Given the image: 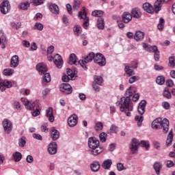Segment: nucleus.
I'll use <instances>...</instances> for the list:
<instances>
[{
    "instance_id": "nucleus-1",
    "label": "nucleus",
    "mask_w": 175,
    "mask_h": 175,
    "mask_svg": "<svg viewBox=\"0 0 175 175\" xmlns=\"http://www.w3.org/2000/svg\"><path fill=\"white\" fill-rule=\"evenodd\" d=\"M21 102H23L24 106L27 110H33L31 111L33 117H38V116H40L42 106L40 105L39 101H29L25 98H22Z\"/></svg>"
},
{
    "instance_id": "nucleus-2",
    "label": "nucleus",
    "mask_w": 175,
    "mask_h": 175,
    "mask_svg": "<svg viewBox=\"0 0 175 175\" xmlns=\"http://www.w3.org/2000/svg\"><path fill=\"white\" fill-rule=\"evenodd\" d=\"M120 111L125 113L127 117H131V111H133V103L131 102L129 97H122L118 103Z\"/></svg>"
},
{
    "instance_id": "nucleus-3",
    "label": "nucleus",
    "mask_w": 175,
    "mask_h": 175,
    "mask_svg": "<svg viewBox=\"0 0 175 175\" xmlns=\"http://www.w3.org/2000/svg\"><path fill=\"white\" fill-rule=\"evenodd\" d=\"M88 144L89 148H90L91 150L90 154L92 155H94L95 157H96V155H99V154H100L103 151V148L99 146V140L96 139V138L94 137H89Z\"/></svg>"
},
{
    "instance_id": "nucleus-4",
    "label": "nucleus",
    "mask_w": 175,
    "mask_h": 175,
    "mask_svg": "<svg viewBox=\"0 0 175 175\" xmlns=\"http://www.w3.org/2000/svg\"><path fill=\"white\" fill-rule=\"evenodd\" d=\"M169 120L164 118H158L152 122V129H158L160 126L163 129V133L169 132Z\"/></svg>"
},
{
    "instance_id": "nucleus-5",
    "label": "nucleus",
    "mask_w": 175,
    "mask_h": 175,
    "mask_svg": "<svg viewBox=\"0 0 175 175\" xmlns=\"http://www.w3.org/2000/svg\"><path fill=\"white\" fill-rule=\"evenodd\" d=\"M147 104V102L144 100H142L137 108V111L139 114L140 115H137L135 117V121L137 122V125L138 126H142V124L144 120V117L143 116V114L146 113V105Z\"/></svg>"
},
{
    "instance_id": "nucleus-6",
    "label": "nucleus",
    "mask_w": 175,
    "mask_h": 175,
    "mask_svg": "<svg viewBox=\"0 0 175 175\" xmlns=\"http://www.w3.org/2000/svg\"><path fill=\"white\" fill-rule=\"evenodd\" d=\"M143 48L148 53H154V60L158 62L159 61V50H158V47L157 46H151L147 43H143Z\"/></svg>"
},
{
    "instance_id": "nucleus-7",
    "label": "nucleus",
    "mask_w": 175,
    "mask_h": 175,
    "mask_svg": "<svg viewBox=\"0 0 175 175\" xmlns=\"http://www.w3.org/2000/svg\"><path fill=\"white\" fill-rule=\"evenodd\" d=\"M78 17L80 20H83V28L87 29V28L90 27V18L87 16L85 8L83 7L82 10L79 12Z\"/></svg>"
},
{
    "instance_id": "nucleus-8",
    "label": "nucleus",
    "mask_w": 175,
    "mask_h": 175,
    "mask_svg": "<svg viewBox=\"0 0 175 175\" xmlns=\"http://www.w3.org/2000/svg\"><path fill=\"white\" fill-rule=\"evenodd\" d=\"M94 59L95 61V53L94 52H90L86 57L83 58V59H81L79 61V64L83 68V69H87V66L85 64H90Z\"/></svg>"
},
{
    "instance_id": "nucleus-9",
    "label": "nucleus",
    "mask_w": 175,
    "mask_h": 175,
    "mask_svg": "<svg viewBox=\"0 0 175 175\" xmlns=\"http://www.w3.org/2000/svg\"><path fill=\"white\" fill-rule=\"evenodd\" d=\"M94 64L98 66H106V57L100 53H96L94 56Z\"/></svg>"
},
{
    "instance_id": "nucleus-10",
    "label": "nucleus",
    "mask_w": 175,
    "mask_h": 175,
    "mask_svg": "<svg viewBox=\"0 0 175 175\" xmlns=\"http://www.w3.org/2000/svg\"><path fill=\"white\" fill-rule=\"evenodd\" d=\"M2 124L5 133L9 135V133H10L13 129V124H12V122L8 119L3 120Z\"/></svg>"
},
{
    "instance_id": "nucleus-11",
    "label": "nucleus",
    "mask_w": 175,
    "mask_h": 175,
    "mask_svg": "<svg viewBox=\"0 0 175 175\" xmlns=\"http://www.w3.org/2000/svg\"><path fill=\"white\" fill-rule=\"evenodd\" d=\"M0 11L2 14H7L10 12V4L8 1H4L0 5Z\"/></svg>"
},
{
    "instance_id": "nucleus-12",
    "label": "nucleus",
    "mask_w": 175,
    "mask_h": 175,
    "mask_svg": "<svg viewBox=\"0 0 175 175\" xmlns=\"http://www.w3.org/2000/svg\"><path fill=\"white\" fill-rule=\"evenodd\" d=\"M12 84L10 81H4L0 77V90L1 92H3L6 88H12Z\"/></svg>"
},
{
    "instance_id": "nucleus-13",
    "label": "nucleus",
    "mask_w": 175,
    "mask_h": 175,
    "mask_svg": "<svg viewBox=\"0 0 175 175\" xmlns=\"http://www.w3.org/2000/svg\"><path fill=\"white\" fill-rule=\"evenodd\" d=\"M53 62L57 68H58L59 69H61V68H62V66L64 65V60L62 59V57L59 54H56L54 56Z\"/></svg>"
},
{
    "instance_id": "nucleus-14",
    "label": "nucleus",
    "mask_w": 175,
    "mask_h": 175,
    "mask_svg": "<svg viewBox=\"0 0 175 175\" xmlns=\"http://www.w3.org/2000/svg\"><path fill=\"white\" fill-rule=\"evenodd\" d=\"M139 146H140V142L139 140L137 139H133L130 145V149L131 150V152L133 154H135L136 151H137Z\"/></svg>"
},
{
    "instance_id": "nucleus-15",
    "label": "nucleus",
    "mask_w": 175,
    "mask_h": 175,
    "mask_svg": "<svg viewBox=\"0 0 175 175\" xmlns=\"http://www.w3.org/2000/svg\"><path fill=\"white\" fill-rule=\"evenodd\" d=\"M60 91L64 92V94H70L72 92V86L69 85V83H62L60 85Z\"/></svg>"
},
{
    "instance_id": "nucleus-16",
    "label": "nucleus",
    "mask_w": 175,
    "mask_h": 175,
    "mask_svg": "<svg viewBox=\"0 0 175 175\" xmlns=\"http://www.w3.org/2000/svg\"><path fill=\"white\" fill-rule=\"evenodd\" d=\"M36 70L39 75H44L47 72V66L44 63H39L36 65Z\"/></svg>"
},
{
    "instance_id": "nucleus-17",
    "label": "nucleus",
    "mask_w": 175,
    "mask_h": 175,
    "mask_svg": "<svg viewBox=\"0 0 175 175\" xmlns=\"http://www.w3.org/2000/svg\"><path fill=\"white\" fill-rule=\"evenodd\" d=\"M18 65H20V58L18 57V55H13L10 60V68H17Z\"/></svg>"
},
{
    "instance_id": "nucleus-18",
    "label": "nucleus",
    "mask_w": 175,
    "mask_h": 175,
    "mask_svg": "<svg viewBox=\"0 0 175 175\" xmlns=\"http://www.w3.org/2000/svg\"><path fill=\"white\" fill-rule=\"evenodd\" d=\"M67 73L68 75H64L62 77V81H64V83H68V81H69V80H75V79H76L77 75L76 74H73V73H70V69L68 68L67 69Z\"/></svg>"
},
{
    "instance_id": "nucleus-19",
    "label": "nucleus",
    "mask_w": 175,
    "mask_h": 175,
    "mask_svg": "<svg viewBox=\"0 0 175 175\" xmlns=\"http://www.w3.org/2000/svg\"><path fill=\"white\" fill-rule=\"evenodd\" d=\"M68 124L71 128L76 126V125H77V115L72 114L70 116L68 119Z\"/></svg>"
},
{
    "instance_id": "nucleus-20",
    "label": "nucleus",
    "mask_w": 175,
    "mask_h": 175,
    "mask_svg": "<svg viewBox=\"0 0 175 175\" xmlns=\"http://www.w3.org/2000/svg\"><path fill=\"white\" fill-rule=\"evenodd\" d=\"M57 143L51 142L48 146V152L51 155H55V154H57Z\"/></svg>"
},
{
    "instance_id": "nucleus-21",
    "label": "nucleus",
    "mask_w": 175,
    "mask_h": 175,
    "mask_svg": "<svg viewBox=\"0 0 175 175\" xmlns=\"http://www.w3.org/2000/svg\"><path fill=\"white\" fill-rule=\"evenodd\" d=\"M122 20L123 23L128 24V23L132 21V14L128 12H124L122 15Z\"/></svg>"
},
{
    "instance_id": "nucleus-22",
    "label": "nucleus",
    "mask_w": 175,
    "mask_h": 175,
    "mask_svg": "<svg viewBox=\"0 0 175 175\" xmlns=\"http://www.w3.org/2000/svg\"><path fill=\"white\" fill-rule=\"evenodd\" d=\"M163 3H165L164 0H157L154 2V8L155 13H159L160 12L162 6H163Z\"/></svg>"
},
{
    "instance_id": "nucleus-23",
    "label": "nucleus",
    "mask_w": 175,
    "mask_h": 175,
    "mask_svg": "<svg viewBox=\"0 0 175 175\" xmlns=\"http://www.w3.org/2000/svg\"><path fill=\"white\" fill-rule=\"evenodd\" d=\"M46 117H47L49 118V121L50 122H54V115H53V107H49L46 110Z\"/></svg>"
},
{
    "instance_id": "nucleus-24",
    "label": "nucleus",
    "mask_w": 175,
    "mask_h": 175,
    "mask_svg": "<svg viewBox=\"0 0 175 175\" xmlns=\"http://www.w3.org/2000/svg\"><path fill=\"white\" fill-rule=\"evenodd\" d=\"M143 9L145 10V12H147V13H150V14H152V13L155 12V10H154V7L152 6V5L150 4L149 3H144Z\"/></svg>"
},
{
    "instance_id": "nucleus-25",
    "label": "nucleus",
    "mask_w": 175,
    "mask_h": 175,
    "mask_svg": "<svg viewBox=\"0 0 175 175\" xmlns=\"http://www.w3.org/2000/svg\"><path fill=\"white\" fill-rule=\"evenodd\" d=\"M145 35L144 32L142 31H137L134 35V39L136 42H140L144 39Z\"/></svg>"
},
{
    "instance_id": "nucleus-26",
    "label": "nucleus",
    "mask_w": 175,
    "mask_h": 175,
    "mask_svg": "<svg viewBox=\"0 0 175 175\" xmlns=\"http://www.w3.org/2000/svg\"><path fill=\"white\" fill-rule=\"evenodd\" d=\"M131 14L134 18H140L142 17V12L139 8H133Z\"/></svg>"
},
{
    "instance_id": "nucleus-27",
    "label": "nucleus",
    "mask_w": 175,
    "mask_h": 175,
    "mask_svg": "<svg viewBox=\"0 0 175 175\" xmlns=\"http://www.w3.org/2000/svg\"><path fill=\"white\" fill-rule=\"evenodd\" d=\"M49 10L53 14H59V8H58V5H57L56 4H49Z\"/></svg>"
},
{
    "instance_id": "nucleus-28",
    "label": "nucleus",
    "mask_w": 175,
    "mask_h": 175,
    "mask_svg": "<svg viewBox=\"0 0 175 175\" xmlns=\"http://www.w3.org/2000/svg\"><path fill=\"white\" fill-rule=\"evenodd\" d=\"M111 165H113L111 159H107L103 161L102 166L103 169H105V170H109V169L111 167Z\"/></svg>"
},
{
    "instance_id": "nucleus-29",
    "label": "nucleus",
    "mask_w": 175,
    "mask_h": 175,
    "mask_svg": "<svg viewBox=\"0 0 175 175\" xmlns=\"http://www.w3.org/2000/svg\"><path fill=\"white\" fill-rule=\"evenodd\" d=\"M42 77V84H46V83H50L51 81V76L50 75V73L45 72Z\"/></svg>"
},
{
    "instance_id": "nucleus-30",
    "label": "nucleus",
    "mask_w": 175,
    "mask_h": 175,
    "mask_svg": "<svg viewBox=\"0 0 175 175\" xmlns=\"http://www.w3.org/2000/svg\"><path fill=\"white\" fill-rule=\"evenodd\" d=\"M73 32L75 36H80L81 35V32H83V29H81V26L80 25H77L73 27Z\"/></svg>"
},
{
    "instance_id": "nucleus-31",
    "label": "nucleus",
    "mask_w": 175,
    "mask_h": 175,
    "mask_svg": "<svg viewBox=\"0 0 175 175\" xmlns=\"http://www.w3.org/2000/svg\"><path fill=\"white\" fill-rule=\"evenodd\" d=\"M173 142V130H170L166 140V145L167 147L172 146V143Z\"/></svg>"
},
{
    "instance_id": "nucleus-32",
    "label": "nucleus",
    "mask_w": 175,
    "mask_h": 175,
    "mask_svg": "<svg viewBox=\"0 0 175 175\" xmlns=\"http://www.w3.org/2000/svg\"><path fill=\"white\" fill-rule=\"evenodd\" d=\"M153 167L154 169V172L159 175L161 173V169H162V163L156 161L154 164H153Z\"/></svg>"
},
{
    "instance_id": "nucleus-33",
    "label": "nucleus",
    "mask_w": 175,
    "mask_h": 175,
    "mask_svg": "<svg viewBox=\"0 0 175 175\" xmlns=\"http://www.w3.org/2000/svg\"><path fill=\"white\" fill-rule=\"evenodd\" d=\"M51 136L53 140H58L59 138V132L57 130H55V129L53 128L51 129Z\"/></svg>"
},
{
    "instance_id": "nucleus-34",
    "label": "nucleus",
    "mask_w": 175,
    "mask_h": 175,
    "mask_svg": "<svg viewBox=\"0 0 175 175\" xmlns=\"http://www.w3.org/2000/svg\"><path fill=\"white\" fill-rule=\"evenodd\" d=\"M30 3L28 1L21 3L18 8L20 10H28V8L30 6Z\"/></svg>"
},
{
    "instance_id": "nucleus-35",
    "label": "nucleus",
    "mask_w": 175,
    "mask_h": 175,
    "mask_svg": "<svg viewBox=\"0 0 175 175\" xmlns=\"http://www.w3.org/2000/svg\"><path fill=\"white\" fill-rule=\"evenodd\" d=\"M12 157L15 162H20L21 159H23V154L20 152H15Z\"/></svg>"
},
{
    "instance_id": "nucleus-36",
    "label": "nucleus",
    "mask_w": 175,
    "mask_h": 175,
    "mask_svg": "<svg viewBox=\"0 0 175 175\" xmlns=\"http://www.w3.org/2000/svg\"><path fill=\"white\" fill-rule=\"evenodd\" d=\"M124 70H125L126 75H128L129 77L133 76V75H135V70L132 69V67L128 65L125 66Z\"/></svg>"
},
{
    "instance_id": "nucleus-37",
    "label": "nucleus",
    "mask_w": 175,
    "mask_h": 175,
    "mask_svg": "<svg viewBox=\"0 0 175 175\" xmlns=\"http://www.w3.org/2000/svg\"><path fill=\"white\" fill-rule=\"evenodd\" d=\"M97 28L98 29H105V19L103 18H98L97 20Z\"/></svg>"
},
{
    "instance_id": "nucleus-38",
    "label": "nucleus",
    "mask_w": 175,
    "mask_h": 175,
    "mask_svg": "<svg viewBox=\"0 0 175 175\" xmlns=\"http://www.w3.org/2000/svg\"><path fill=\"white\" fill-rule=\"evenodd\" d=\"M76 62H77V56L75 53H71L68 64L70 65H76Z\"/></svg>"
},
{
    "instance_id": "nucleus-39",
    "label": "nucleus",
    "mask_w": 175,
    "mask_h": 175,
    "mask_svg": "<svg viewBox=\"0 0 175 175\" xmlns=\"http://www.w3.org/2000/svg\"><path fill=\"white\" fill-rule=\"evenodd\" d=\"M90 167L92 172H98L100 168V165H99V162L95 161L90 165Z\"/></svg>"
},
{
    "instance_id": "nucleus-40",
    "label": "nucleus",
    "mask_w": 175,
    "mask_h": 175,
    "mask_svg": "<svg viewBox=\"0 0 175 175\" xmlns=\"http://www.w3.org/2000/svg\"><path fill=\"white\" fill-rule=\"evenodd\" d=\"M14 74V70L13 68H5L3 71L4 76H12Z\"/></svg>"
},
{
    "instance_id": "nucleus-41",
    "label": "nucleus",
    "mask_w": 175,
    "mask_h": 175,
    "mask_svg": "<svg viewBox=\"0 0 175 175\" xmlns=\"http://www.w3.org/2000/svg\"><path fill=\"white\" fill-rule=\"evenodd\" d=\"M94 83L98 84V85H101L103 84V78L99 75H95L94 77Z\"/></svg>"
},
{
    "instance_id": "nucleus-42",
    "label": "nucleus",
    "mask_w": 175,
    "mask_h": 175,
    "mask_svg": "<svg viewBox=\"0 0 175 175\" xmlns=\"http://www.w3.org/2000/svg\"><path fill=\"white\" fill-rule=\"evenodd\" d=\"M118 132V127L114 124H112L108 131L109 135H114Z\"/></svg>"
},
{
    "instance_id": "nucleus-43",
    "label": "nucleus",
    "mask_w": 175,
    "mask_h": 175,
    "mask_svg": "<svg viewBox=\"0 0 175 175\" xmlns=\"http://www.w3.org/2000/svg\"><path fill=\"white\" fill-rule=\"evenodd\" d=\"M157 84H159V85H163V84H165V77L163 76H159L157 77L156 79Z\"/></svg>"
},
{
    "instance_id": "nucleus-44",
    "label": "nucleus",
    "mask_w": 175,
    "mask_h": 175,
    "mask_svg": "<svg viewBox=\"0 0 175 175\" xmlns=\"http://www.w3.org/2000/svg\"><path fill=\"white\" fill-rule=\"evenodd\" d=\"M164 27H165V19H163V18H161L159 19V23L157 25V28L159 31H162Z\"/></svg>"
},
{
    "instance_id": "nucleus-45",
    "label": "nucleus",
    "mask_w": 175,
    "mask_h": 175,
    "mask_svg": "<svg viewBox=\"0 0 175 175\" xmlns=\"http://www.w3.org/2000/svg\"><path fill=\"white\" fill-rule=\"evenodd\" d=\"M92 16L94 17H102L103 16V11L102 10H95L92 12Z\"/></svg>"
},
{
    "instance_id": "nucleus-46",
    "label": "nucleus",
    "mask_w": 175,
    "mask_h": 175,
    "mask_svg": "<svg viewBox=\"0 0 175 175\" xmlns=\"http://www.w3.org/2000/svg\"><path fill=\"white\" fill-rule=\"evenodd\" d=\"M81 3V2L80 1V0H74L72 9H74L75 10H79V8H80Z\"/></svg>"
},
{
    "instance_id": "nucleus-47",
    "label": "nucleus",
    "mask_w": 175,
    "mask_h": 175,
    "mask_svg": "<svg viewBox=\"0 0 175 175\" xmlns=\"http://www.w3.org/2000/svg\"><path fill=\"white\" fill-rule=\"evenodd\" d=\"M25 144H27V141L25 140V137H23L18 140V146L19 147H25Z\"/></svg>"
},
{
    "instance_id": "nucleus-48",
    "label": "nucleus",
    "mask_w": 175,
    "mask_h": 175,
    "mask_svg": "<svg viewBox=\"0 0 175 175\" xmlns=\"http://www.w3.org/2000/svg\"><path fill=\"white\" fill-rule=\"evenodd\" d=\"M133 91L135 90L132 89V87H129L126 91V98H131L133 95Z\"/></svg>"
},
{
    "instance_id": "nucleus-49",
    "label": "nucleus",
    "mask_w": 175,
    "mask_h": 175,
    "mask_svg": "<svg viewBox=\"0 0 175 175\" xmlns=\"http://www.w3.org/2000/svg\"><path fill=\"white\" fill-rule=\"evenodd\" d=\"M94 129L96 131H102L103 129V124L102 122H98L94 126Z\"/></svg>"
},
{
    "instance_id": "nucleus-50",
    "label": "nucleus",
    "mask_w": 175,
    "mask_h": 175,
    "mask_svg": "<svg viewBox=\"0 0 175 175\" xmlns=\"http://www.w3.org/2000/svg\"><path fill=\"white\" fill-rule=\"evenodd\" d=\"M139 146H142V147H144L147 150L150 149V144L148 143V142L142 141L141 143H139Z\"/></svg>"
},
{
    "instance_id": "nucleus-51",
    "label": "nucleus",
    "mask_w": 175,
    "mask_h": 175,
    "mask_svg": "<svg viewBox=\"0 0 175 175\" xmlns=\"http://www.w3.org/2000/svg\"><path fill=\"white\" fill-rule=\"evenodd\" d=\"M163 95L165 98H167V99H170V98H172V94H170V92H169V90H167V88H165Z\"/></svg>"
},
{
    "instance_id": "nucleus-52",
    "label": "nucleus",
    "mask_w": 175,
    "mask_h": 175,
    "mask_svg": "<svg viewBox=\"0 0 175 175\" xmlns=\"http://www.w3.org/2000/svg\"><path fill=\"white\" fill-rule=\"evenodd\" d=\"M99 137H100V142H102V143H105L107 137V134H106V133L105 132H103L100 134Z\"/></svg>"
},
{
    "instance_id": "nucleus-53",
    "label": "nucleus",
    "mask_w": 175,
    "mask_h": 175,
    "mask_svg": "<svg viewBox=\"0 0 175 175\" xmlns=\"http://www.w3.org/2000/svg\"><path fill=\"white\" fill-rule=\"evenodd\" d=\"M14 109H15L18 111H21V104H20V102L14 101Z\"/></svg>"
},
{
    "instance_id": "nucleus-54",
    "label": "nucleus",
    "mask_w": 175,
    "mask_h": 175,
    "mask_svg": "<svg viewBox=\"0 0 175 175\" xmlns=\"http://www.w3.org/2000/svg\"><path fill=\"white\" fill-rule=\"evenodd\" d=\"M43 24L40 23H36L34 25V29H38V31H43Z\"/></svg>"
},
{
    "instance_id": "nucleus-55",
    "label": "nucleus",
    "mask_w": 175,
    "mask_h": 175,
    "mask_svg": "<svg viewBox=\"0 0 175 175\" xmlns=\"http://www.w3.org/2000/svg\"><path fill=\"white\" fill-rule=\"evenodd\" d=\"M169 64H170V66H172V68H174V66H175V59H174V57L170 56L169 57Z\"/></svg>"
},
{
    "instance_id": "nucleus-56",
    "label": "nucleus",
    "mask_w": 175,
    "mask_h": 175,
    "mask_svg": "<svg viewBox=\"0 0 175 175\" xmlns=\"http://www.w3.org/2000/svg\"><path fill=\"white\" fill-rule=\"evenodd\" d=\"M31 3L35 6H39V5H43V0H31Z\"/></svg>"
},
{
    "instance_id": "nucleus-57",
    "label": "nucleus",
    "mask_w": 175,
    "mask_h": 175,
    "mask_svg": "<svg viewBox=\"0 0 175 175\" xmlns=\"http://www.w3.org/2000/svg\"><path fill=\"white\" fill-rule=\"evenodd\" d=\"M92 88L96 92H99L100 91V88L98 85L97 83H92Z\"/></svg>"
},
{
    "instance_id": "nucleus-58",
    "label": "nucleus",
    "mask_w": 175,
    "mask_h": 175,
    "mask_svg": "<svg viewBox=\"0 0 175 175\" xmlns=\"http://www.w3.org/2000/svg\"><path fill=\"white\" fill-rule=\"evenodd\" d=\"M53 53H54V46L51 45L48 47L47 55H50L51 54H53Z\"/></svg>"
},
{
    "instance_id": "nucleus-59",
    "label": "nucleus",
    "mask_w": 175,
    "mask_h": 175,
    "mask_svg": "<svg viewBox=\"0 0 175 175\" xmlns=\"http://www.w3.org/2000/svg\"><path fill=\"white\" fill-rule=\"evenodd\" d=\"M26 161L27 163H32V162H33V157H32V155H27L26 157Z\"/></svg>"
},
{
    "instance_id": "nucleus-60",
    "label": "nucleus",
    "mask_w": 175,
    "mask_h": 175,
    "mask_svg": "<svg viewBox=\"0 0 175 175\" xmlns=\"http://www.w3.org/2000/svg\"><path fill=\"white\" fill-rule=\"evenodd\" d=\"M50 92V90L49 89H45L42 91V98L44 99H46V96H47V95H49Z\"/></svg>"
},
{
    "instance_id": "nucleus-61",
    "label": "nucleus",
    "mask_w": 175,
    "mask_h": 175,
    "mask_svg": "<svg viewBox=\"0 0 175 175\" xmlns=\"http://www.w3.org/2000/svg\"><path fill=\"white\" fill-rule=\"evenodd\" d=\"M165 83L167 87L172 88L173 85H174V82H173V80L172 79H167Z\"/></svg>"
},
{
    "instance_id": "nucleus-62",
    "label": "nucleus",
    "mask_w": 175,
    "mask_h": 175,
    "mask_svg": "<svg viewBox=\"0 0 175 175\" xmlns=\"http://www.w3.org/2000/svg\"><path fill=\"white\" fill-rule=\"evenodd\" d=\"M162 106L166 110H169V109H170V104H169V103H167V102H163Z\"/></svg>"
},
{
    "instance_id": "nucleus-63",
    "label": "nucleus",
    "mask_w": 175,
    "mask_h": 175,
    "mask_svg": "<svg viewBox=\"0 0 175 175\" xmlns=\"http://www.w3.org/2000/svg\"><path fill=\"white\" fill-rule=\"evenodd\" d=\"M117 169L118 170V172H122V170H124V164L119 163L117 164Z\"/></svg>"
},
{
    "instance_id": "nucleus-64",
    "label": "nucleus",
    "mask_w": 175,
    "mask_h": 175,
    "mask_svg": "<svg viewBox=\"0 0 175 175\" xmlns=\"http://www.w3.org/2000/svg\"><path fill=\"white\" fill-rule=\"evenodd\" d=\"M33 139H36V140H42L43 137L40 134L33 133Z\"/></svg>"
}]
</instances>
